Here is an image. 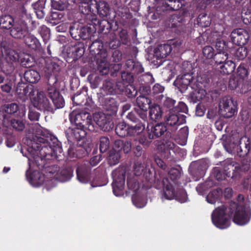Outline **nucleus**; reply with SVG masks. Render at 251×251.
<instances>
[{"label": "nucleus", "instance_id": "1", "mask_svg": "<svg viewBox=\"0 0 251 251\" xmlns=\"http://www.w3.org/2000/svg\"><path fill=\"white\" fill-rule=\"evenodd\" d=\"M240 226L248 224L251 217V208L247 204L230 201L228 205H222L215 209L211 215L213 224L218 228L225 229L229 226V218Z\"/></svg>", "mask_w": 251, "mask_h": 251}, {"label": "nucleus", "instance_id": "2", "mask_svg": "<svg viewBox=\"0 0 251 251\" xmlns=\"http://www.w3.org/2000/svg\"><path fill=\"white\" fill-rule=\"evenodd\" d=\"M37 132L26 139L27 151L36 152L48 160L58 158L62 152L61 142L55 136H45L40 130Z\"/></svg>", "mask_w": 251, "mask_h": 251}, {"label": "nucleus", "instance_id": "3", "mask_svg": "<svg viewBox=\"0 0 251 251\" xmlns=\"http://www.w3.org/2000/svg\"><path fill=\"white\" fill-rule=\"evenodd\" d=\"M236 152L239 157L244 158L241 166L231 158L225 160L224 163L227 176L235 178L243 176V173L249 174L251 172V142L249 138L243 137L240 139Z\"/></svg>", "mask_w": 251, "mask_h": 251}, {"label": "nucleus", "instance_id": "4", "mask_svg": "<svg viewBox=\"0 0 251 251\" xmlns=\"http://www.w3.org/2000/svg\"><path fill=\"white\" fill-rule=\"evenodd\" d=\"M148 137L150 139H155L162 138L161 144L158 146V150L163 153H166L167 156L170 154V150L174 149L176 145L170 140L171 134L167 131V128L164 123H160L152 126L149 129L147 126Z\"/></svg>", "mask_w": 251, "mask_h": 251}, {"label": "nucleus", "instance_id": "5", "mask_svg": "<svg viewBox=\"0 0 251 251\" xmlns=\"http://www.w3.org/2000/svg\"><path fill=\"white\" fill-rule=\"evenodd\" d=\"M188 108L187 105L183 101H179L178 104L169 111L165 118L166 124L173 126L174 130L177 129L178 126L186 122V117L180 113H187Z\"/></svg>", "mask_w": 251, "mask_h": 251}, {"label": "nucleus", "instance_id": "6", "mask_svg": "<svg viewBox=\"0 0 251 251\" xmlns=\"http://www.w3.org/2000/svg\"><path fill=\"white\" fill-rule=\"evenodd\" d=\"M163 191L161 192V199L162 200H171L176 199V201L184 203L187 201V197L186 192L183 190L176 192L175 186L173 185L168 177L162 179Z\"/></svg>", "mask_w": 251, "mask_h": 251}, {"label": "nucleus", "instance_id": "7", "mask_svg": "<svg viewBox=\"0 0 251 251\" xmlns=\"http://www.w3.org/2000/svg\"><path fill=\"white\" fill-rule=\"evenodd\" d=\"M70 120L75 126L87 128L91 132H97L91 114L86 111H73L69 115Z\"/></svg>", "mask_w": 251, "mask_h": 251}, {"label": "nucleus", "instance_id": "8", "mask_svg": "<svg viewBox=\"0 0 251 251\" xmlns=\"http://www.w3.org/2000/svg\"><path fill=\"white\" fill-rule=\"evenodd\" d=\"M124 67L126 70L121 72V78L124 82L129 84L134 82L135 75H139L144 71L142 65L133 59L127 60Z\"/></svg>", "mask_w": 251, "mask_h": 251}, {"label": "nucleus", "instance_id": "9", "mask_svg": "<svg viewBox=\"0 0 251 251\" xmlns=\"http://www.w3.org/2000/svg\"><path fill=\"white\" fill-rule=\"evenodd\" d=\"M237 111V106L234 103L232 98L229 96L222 99L219 104V112L225 118L232 117Z\"/></svg>", "mask_w": 251, "mask_h": 251}, {"label": "nucleus", "instance_id": "10", "mask_svg": "<svg viewBox=\"0 0 251 251\" xmlns=\"http://www.w3.org/2000/svg\"><path fill=\"white\" fill-rule=\"evenodd\" d=\"M88 43L90 53L94 57V60L107 57V52L106 50L103 49V43L100 40L97 39L92 42L90 39L86 41V44Z\"/></svg>", "mask_w": 251, "mask_h": 251}, {"label": "nucleus", "instance_id": "11", "mask_svg": "<svg viewBox=\"0 0 251 251\" xmlns=\"http://www.w3.org/2000/svg\"><path fill=\"white\" fill-rule=\"evenodd\" d=\"M31 101L33 106L38 110L53 113V108L51 107V102H50L43 92L38 91Z\"/></svg>", "mask_w": 251, "mask_h": 251}, {"label": "nucleus", "instance_id": "12", "mask_svg": "<svg viewBox=\"0 0 251 251\" xmlns=\"http://www.w3.org/2000/svg\"><path fill=\"white\" fill-rule=\"evenodd\" d=\"M23 117L17 118H13L0 113V120L3 126L6 127H12L18 131H22L25 128V124L23 120Z\"/></svg>", "mask_w": 251, "mask_h": 251}, {"label": "nucleus", "instance_id": "13", "mask_svg": "<svg viewBox=\"0 0 251 251\" xmlns=\"http://www.w3.org/2000/svg\"><path fill=\"white\" fill-rule=\"evenodd\" d=\"M47 96L51 100V107L53 108V113L57 109L62 108L65 105V100L57 88L50 87L47 88Z\"/></svg>", "mask_w": 251, "mask_h": 251}, {"label": "nucleus", "instance_id": "14", "mask_svg": "<svg viewBox=\"0 0 251 251\" xmlns=\"http://www.w3.org/2000/svg\"><path fill=\"white\" fill-rule=\"evenodd\" d=\"M93 121L96 129H97V126L95 125L99 126L100 129L104 131H109L114 127L113 122L110 118L109 116H106L103 113L96 114ZM96 130H97V129Z\"/></svg>", "mask_w": 251, "mask_h": 251}, {"label": "nucleus", "instance_id": "15", "mask_svg": "<svg viewBox=\"0 0 251 251\" xmlns=\"http://www.w3.org/2000/svg\"><path fill=\"white\" fill-rule=\"evenodd\" d=\"M231 41L235 45L241 46L246 44L250 39L249 32L243 28L234 29L230 33Z\"/></svg>", "mask_w": 251, "mask_h": 251}, {"label": "nucleus", "instance_id": "16", "mask_svg": "<svg viewBox=\"0 0 251 251\" xmlns=\"http://www.w3.org/2000/svg\"><path fill=\"white\" fill-rule=\"evenodd\" d=\"M87 128L76 126L75 128H69L65 132L69 142L73 143L75 141H79L85 138Z\"/></svg>", "mask_w": 251, "mask_h": 251}, {"label": "nucleus", "instance_id": "17", "mask_svg": "<svg viewBox=\"0 0 251 251\" xmlns=\"http://www.w3.org/2000/svg\"><path fill=\"white\" fill-rule=\"evenodd\" d=\"M96 7V1H95V3H93L92 0L81 3V5H79V11L84 15L86 21H89L91 22L97 16L95 14Z\"/></svg>", "mask_w": 251, "mask_h": 251}, {"label": "nucleus", "instance_id": "18", "mask_svg": "<svg viewBox=\"0 0 251 251\" xmlns=\"http://www.w3.org/2000/svg\"><path fill=\"white\" fill-rule=\"evenodd\" d=\"M99 100L102 103L107 111H110L111 114L116 113L118 110V102L116 99L111 95L105 96L100 93H98Z\"/></svg>", "mask_w": 251, "mask_h": 251}, {"label": "nucleus", "instance_id": "19", "mask_svg": "<svg viewBox=\"0 0 251 251\" xmlns=\"http://www.w3.org/2000/svg\"><path fill=\"white\" fill-rule=\"evenodd\" d=\"M85 51L84 44L81 42H77L73 46H69L67 50V56L72 59L71 62L75 61L80 58Z\"/></svg>", "mask_w": 251, "mask_h": 251}, {"label": "nucleus", "instance_id": "20", "mask_svg": "<svg viewBox=\"0 0 251 251\" xmlns=\"http://www.w3.org/2000/svg\"><path fill=\"white\" fill-rule=\"evenodd\" d=\"M22 14L17 22L26 28H28V30L31 32L36 28L37 23L35 21L33 20L31 15L26 12L24 6H22Z\"/></svg>", "mask_w": 251, "mask_h": 251}, {"label": "nucleus", "instance_id": "21", "mask_svg": "<svg viewBox=\"0 0 251 251\" xmlns=\"http://www.w3.org/2000/svg\"><path fill=\"white\" fill-rule=\"evenodd\" d=\"M4 56L5 62L8 66L7 71L9 73H11L15 69V65L19 61V54L14 50L7 49L5 50Z\"/></svg>", "mask_w": 251, "mask_h": 251}, {"label": "nucleus", "instance_id": "22", "mask_svg": "<svg viewBox=\"0 0 251 251\" xmlns=\"http://www.w3.org/2000/svg\"><path fill=\"white\" fill-rule=\"evenodd\" d=\"M193 79V76L192 73H184L178 75L174 84L181 93H183L187 89Z\"/></svg>", "mask_w": 251, "mask_h": 251}, {"label": "nucleus", "instance_id": "23", "mask_svg": "<svg viewBox=\"0 0 251 251\" xmlns=\"http://www.w3.org/2000/svg\"><path fill=\"white\" fill-rule=\"evenodd\" d=\"M172 47L169 44L160 45L154 50V58L156 59V65L158 66L162 65L164 61V59L172 51Z\"/></svg>", "mask_w": 251, "mask_h": 251}, {"label": "nucleus", "instance_id": "24", "mask_svg": "<svg viewBox=\"0 0 251 251\" xmlns=\"http://www.w3.org/2000/svg\"><path fill=\"white\" fill-rule=\"evenodd\" d=\"M16 92L21 97L25 96L27 98H29L31 100L38 91L34 89V86L32 84L19 82L17 86Z\"/></svg>", "mask_w": 251, "mask_h": 251}, {"label": "nucleus", "instance_id": "25", "mask_svg": "<svg viewBox=\"0 0 251 251\" xmlns=\"http://www.w3.org/2000/svg\"><path fill=\"white\" fill-rule=\"evenodd\" d=\"M101 89L103 90L107 95H114L124 91V86L120 83H115L114 81L111 79H105L102 84Z\"/></svg>", "mask_w": 251, "mask_h": 251}, {"label": "nucleus", "instance_id": "26", "mask_svg": "<svg viewBox=\"0 0 251 251\" xmlns=\"http://www.w3.org/2000/svg\"><path fill=\"white\" fill-rule=\"evenodd\" d=\"M91 22L96 28V31H98L99 33L103 34L108 33L112 27L111 24L107 20H100L98 19L97 16Z\"/></svg>", "mask_w": 251, "mask_h": 251}, {"label": "nucleus", "instance_id": "27", "mask_svg": "<svg viewBox=\"0 0 251 251\" xmlns=\"http://www.w3.org/2000/svg\"><path fill=\"white\" fill-rule=\"evenodd\" d=\"M29 153V156H27L29 161V165L30 167L31 164H35L39 169H42L44 168L47 167L46 166L47 159H45L43 156H41L36 152L32 151H28Z\"/></svg>", "mask_w": 251, "mask_h": 251}, {"label": "nucleus", "instance_id": "28", "mask_svg": "<svg viewBox=\"0 0 251 251\" xmlns=\"http://www.w3.org/2000/svg\"><path fill=\"white\" fill-rule=\"evenodd\" d=\"M131 17L132 15L127 7H119L116 12H113V19L116 18L123 25L126 24Z\"/></svg>", "mask_w": 251, "mask_h": 251}, {"label": "nucleus", "instance_id": "29", "mask_svg": "<svg viewBox=\"0 0 251 251\" xmlns=\"http://www.w3.org/2000/svg\"><path fill=\"white\" fill-rule=\"evenodd\" d=\"M2 111L9 115H17L19 117H24L25 114V109H20L19 105L15 102L5 104L2 106Z\"/></svg>", "mask_w": 251, "mask_h": 251}, {"label": "nucleus", "instance_id": "30", "mask_svg": "<svg viewBox=\"0 0 251 251\" xmlns=\"http://www.w3.org/2000/svg\"><path fill=\"white\" fill-rule=\"evenodd\" d=\"M96 11L100 17H105L108 19L112 20L113 12H114L111 10L107 2L102 1H100L99 3H97Z\"/></svg>", "mask_w": 251, "mask_h": 251}, {"label": "nucleus", "instance_id": "31", "mask_svg": "<svg viewBox=\"0 0 251 251\" xmlns=\"http://www.w3.org/2000/svg\"><path fill=\"white\" fill-rule=\"evenodd\" d=\"M12 27L10 33L12 37L16 39L25 38L30 32L28 28H26L17 22L15 23Z\"/></svg>", "mask_w": 251, "mask_h": 251}, {"label": "nucleus", "instance_id": "32", "mask_svg": "<svg viewBox=\"0 0 251 251\" xmlns=\"http://www.w3.org/2000/svg\"><path fill=\"white\" fill-rule=\"evenodd\" d=\"M86 25H80V36L83 40L91 39L92 34L96 32V28L93 24L89 21H86Z\"/></svg>", "mask_w": 251, "mask_h": 251}, {"label": "nucleus", "instance_id": "33", "mask_svg": "<svg viewBox=\"0 0 251 251\" xmlns=\"http://www.w3.org/2000/svg\"><path fill=\"white\" fill-rule=\"evenodd\" d=\"M180 0H165L160 7L163 11H177L182 7Z\"/></svg>", "mask_w": 251, "mask_h": 251}, {"label": "nucleus", "instance_id": "34", "mask_svg": "<svg viewBox=\"0 0 251 251\" xmlns=\"http://www.w3.org/2000/svg\"><path fill=\"white\" fill-rule=\"evenodd\" d=\"M156 100L160 104L162 108L169 109V111L175 107L174 106L176 103V100L163 94L156 97Z\"/></svg>", "mask_w": 251, "mask_h": 251}, {"label": "nucleus", "instance_id": "35", "mask_svg": "<svg viewBox=\"0 0 251 251\" xmlns=\"http://www.w3.org/2000/svg\"><path fill=\"white\" fill-rule=\"evenodd\" d=\"M26 176L29 181L35 185H40L44 181V176L37 170H34L31 173H29L27 170Z\"/></svg>", "mask_w": 251, "mask_h": 251}, {"label": "nucleus", "instance_id": "36", "mask_svg": "<svg viewBox=\"0 0 251 251\" xmlns=\"http://www.w3.org/2000/svg\"><path fill=\"white\" fill-rule=\"evenodd\" d=\"M114 148L120 152L123 151L125 153H129L131 150V142L128 140H116L114 143Z\"/></svg>", "mask_w": 251, "mask_h": 251}, {"label": "nucleus", "instance_id": "37", "mask_svg": "<svg viewBox=\"0 0 251 251\" xmlns=\"http://www.w3.org/2000/svg\"><path fill=\"white\" fill-rule=\"evenodd\" d=\"M25 43L28 48L35 50H39L41 48V44L39 41L34 35L28 33L25 38Z\"/></svg>", "mask_w": 251, "mask_h": 251}, {"label": "nucleus", "instance_id": "38", "mask_svg": "<svg viewBox=\"0 0 251 251\" xmlns=\"http://www.w3.org/2000/svg\"><path fill=\"white\" fill-rule=\"evenodd\" d=\"M46 0H38L37 2L32 4L34 12L36 13L37 17L38 19H43L45 15L44 9Z\"/></svg>", "mask_w": 251, "mask_h": 251}, {"label": "nucleus", "instance_id": "39", "mask_svg": "<svg viewBox=\"0 0 251 251\" xmlns=\"http://www.w3.org/2000/svg\"><path fill=\"white\" fill-rule=\"evenodd\" d=\"M97 64V70L100 75H104L108 74L109 71V64L106 57L100 58L99 59L94 60Z\"/></svg>", "mask_w": 251, "mask_h": 251}, {"label": "nucleus", "instance_id": "40", "mask_svg": "<svg viewBox=\"0 0 251 251\" xmlns=\"http://www.w3.org/2000/svg\"><path fill=\"white\" fill-rule=\"evenodd\" d=\"M149 117L153 121H157L161 119L162 117V111L160 106L157 104L151 105L149 108Z\"/></svg>", "mask_w": 251, "mask_h": 251}, {"label": "nucleus", "instance_id": "41", "mask_svg": "<svg viewBox=\"0 0 251 251\" xmlns=\"http://www.w3.org/2000/svg\"><path fill=\"white\" fill-rule=\"evenodd\" d=\"M25 80L30 83H37L40 79L39 73L36 70L29 69L25 71L24 73Z\"/></svg>", "mask_w": 251, "mask_h": 251}, {"label": "nucleus", "instance_id": "42", "mask_svg": "<svg viewBox=\"0 0 251 251\" xmlns=\"http://www.w3.org/2000/svg\"><path fill=\"white\" fill-rule=\"evenodd\" d=\"M14 20L10 15H2L0 16V27L1 28L9 29L14 25Z\"/></svg>", "mask_w": 251, "mask_h": 251}, {"label": "nucleus", "instance_id": "43", "mask_svg": "<svg viewBox=\"0 0 251 251\" xmlns=\"http://www.w3.org/2000/svg\"><path fill=\"white\" fill-rule=\"evenodd\" d=\"M250 74L249 66L247 63H241L237 69V76L242 81L247 79Z\"/></svg>", "mask_w": 251, "mask_h": 251}, {"label": "nucleus", "instance_id": "44", "mask_svg": "<svg viewBox=\"0 0 251 251\" xmlns=\"http://www.w3.org/2000/svg\"><path fill=\"white\" fill-rule=\"evenodd\" d=\"M145 123H138L135 125H128V132L129 136H136L141 134L145 129Z\"/></svg>", "mask_w": 251, "mask_h": 251}, {"label": "nucleus", "instance_id": "45", "mask_svg": "<svg viewBox=\"0 0 251 251\" xmlns=\"http://www.w3.org/2000/svg\"><path fill=\"white\" fill-rule=\"evenodd\" d=\"M235 64L232 60H226L220 65L219 71L224 75H229L233 73L235 69Z\"/></svg>", "mask_w": 251, "mask_h": 251}, {"label": "nucleus", "instance_id": "46", "mask_svg": "<svg viewBox=\"0 0 251 251\" xmlns=\"http://www.w3.org/2000/svg\"><path fill=\"white\" fill-rule=\"evenodd\" d=\"M184 21V16L180 12L172 15L169 18V22L171 24L172 27L180 26Z\"/></svg>", "mask_w": 251, "mask_h": 251}, {"label": "nucleus", "instance_id": "47", "mask_svg": "<svg viewBox=\"0 0 251 251\" xmlns=\"http://www.w3.org/2000/svg\"><path fill=\"white\" fill-rule=\"evenodd\" d=\"M78 180L82 183H86L89 180V171L85 167L79 166L76 171Z\"/></svg>", "mask_w": 251, "mask_h": 251}, {"label": "nucleus", "instance_id": "48", "mask_svg": "<svg viewBox=\"0 0 251 251\" xmlns=\"http://www.w3.org/2000/svg\"><path fill=\"white\" fill-rule=\"evenodd\" d=\"M121 158V153L119 151L113 148L110 150L108 152L107 156V160L110 166H114L117 164L119 162Z\"/></svg>", "mask_w": 251, "mask_h": 251}, {"label": "nucleus", "instance_id": "49", "mask_svg": "<svg viewBox=\"0 0 251 251\" xmlns=\"http://www.w3.org/2000/svg\"><path fill=\"white\" fill-rule=\"evenodd\" d=\"M136 103L139 108L148 110L151 106V100L146 96L140 95L136 99Z\"/></svg>", "mask_w": 251, "mask_h": 251}, {"label": "nucleus", "instance_id": "50", "mask_svg": "<svg viewBox=\"0 0 251 251\" xmlns=\"http://www.w3.org/2000/svg\"><path fill=\"white\" fill-rule=\"evenodd\" d=\"M64 15L62 12L52 11L48 17L47 21L52 25H55L63 21Z\"/></svg>", "mask_w": 251, "mask_h": 251}, {"label": "nucleus", "instance_id": "51", "mask_svg": "<svg viewBox=\"0 0 251 251\" xmlns=\"http://www.w3.org/2000/svg\"><path fill=\"white\" fill-rule=\"evenodd\" d=\"M126 175L124 173L119 174L118 177L114 179L113 185V191L114 194L117 196L116 194V189L118 190H122L125 183Z\"/></svg>", "mask_w": 251, "mask_h": 251}, {"label": "nucleus", "instance_id": "52", "mask_svg": "<svg viewBox=\"0 0 251 251\" xmlns=\"http://www.w3.org/2000/svg\"><path fill=\"white\" fill-rule=\"evenodd\" d=\"M115 130L116 134L121 137L129 136L128 125H127L125 122L118 123Z\"/></svg>", "mask_w": 251, "mask_h": 251}, {"label": "nucleus", "instance_id": "53", "mask_svg": "<svg viewBox=\"0 0 251 251\" xmlns=\"http://www.w3.org/2000/svg\"><path fill=\"white\" fill-rule=\"evenodd\" d=\"M69 32L71 37L75 40L81 39L80 25L79 23L76 22L71 23L69 26Z\"/></svg>", "mask_w": 251, "mask_h": 251}, {"label": "nucleus", "instance_id": "54", "mask_svg": "<svg viewBox=\"0 0 251 251\" xmlns=\"http://www.w3.org/2000/svg\"><path fill=\"white\" fill-rule=\"evenodd\" d=\"M87 80L92 89L97 88L102 81V77L97 74H91L88 75Z\"/></svg>", "mask_w": 251, "mask_h": 251}, {"label": "nucleus", "instance_id": "55", "mask_svg": "<svg viewBox=\"0 0 251 251\" xmlns=\"http://www.w3.org/2000/svg\"><path fill=\"white\" fill-rule=\"evenodd\" d=\"M224 161L222 163V165L224 167V169L225 173H223L219 168L215 167L213 169L212 174L213 175V176L218 181H221L226 178V176L229 177L227 175V171H226L225 170V166H224ZM242 176H238L237 178H233V179H237L238 178H239ZM231 178V177H230Z\"/></svg>", "mask_w": 251, "mask_h": 251}, {"label": "nucleus", "instance_id": "56", "mask_svg": "<svg viewBox=\"0 0 251 251\" xmlns=\"http://www.w3.org/2000/svg\"><path fill=\"white\" fill-rule=\"evenodd\" d=\"M222 193V189L218 188L210 192L206 197L207 201L211 204H214Z\"/></svg>", "mask_w": 251, "mask_h": 251}, {"label": "nucleus", "instance_id": "57", "mask_svg": "<svg viewBox=\"0 0 251 251\" xmlns=\"http://www.w3.org/2000/svg\"><path fill=\"white\" fill-rule=\"evenodd\" d=\"M181 174V172L178 169L171 168L169 171L168 176L166 177H168L170 182L174 185L172 182L176 184L177 180L180 177Z\"/></svg>", "mask_w": 251, "mask_h": 251}, {"label": "nucleus", "instance_id": "58", "mask_svg": "<svg viewBox=\"0 0 251 251\" xmlns=\"http://www.w3.org/2000/svg\"><path fill=\"white\" fill-rule=\"evenodd\" d=\"M73 170L71 168H65L62 169L59 175L58 178L61 181H67L73 176Z\"/></svg>", "mask_w": 251, "mask_h": 251}, {"label": "nucleus", "instance_id": "59", "mask_svg": "<svg viewBox=\"0 0 251 251\" xmlns=\"http://www.w3.org/2000/svg\"><path fill=\"white\" fill-rule=\"evenodd\" d=\"M138 81L141 85H150L154 83L155 80L151 73H147L141 75L138 77Z\"/></svg>", "mask_w": 251, "mask_h": 251}, {"label": "nucleus", "instance_id": "60", "mask_svg": "<svg viewBox=\"0 0 251 251\" xmlns=\"http://www.w3.org/2000/svg\"><path fill=\"white\" fill-rule=\"evenodd\" d=\"M228 58V53L227 52H217L215 53L213 60L215 63L218 65H220L224 62L226 61Z\"/></svg>", "mask_w": 251, "mask_h": 251}, {"label": "nucleus", "instance_id": "61", "mask_svg": "<svg viewBox=\"0 0 251 251\" xmlns=\"http://www.w3.org/2000/svg\"><path fill=\"white\" fill-rule=\"evenodd\" d=\"M110 147V141L108 137L102 136L100 138V151L101 153L107 151Z\"/></svg>", "mask_w": 251, "mask_h": 251}, {"label": "nucleus", "instance_id": "62", "mask_svg": "<svg viewBox=\"0 0 251 251\" xmlns=\"http://www.w3.org/2000/svg\"><path fill=\"white\" fill-rule=\"evenodd\" d=\"M146 169L147 168L145 166V164L137 160L135 161L134 165V175L136 176H140L143 174Z\"/></svg>", "mask_w": 251, "mask_h": 251}, {"label": "nucleus", "instance_id": "63", "mask_svg": "<svg viewBox=\"0 0 251 251\" xmlns=\"http://www.w3.org/2000/svg\"><path fill=\"white\" fill-rule=\"evenodd\" d=\"M241 17L244 24L250 25L251 22V9L243 8L242 10Z\"/></svg>", "mask_w": 251, "mask_h": 251}, {"label": "nucleus", "instance_id": "64", "mask_svg": "<svg viewBox=\"0 0 251 251\" xmlns=\"http://www.w3.org/2000/svg\"><path fill=\"white\" fill-rule=\"evenodd\" d=\"M121 41L117 38L114 36L109 38V40L106 41L105 45L110 49H116L121 45Z\"/></svg>", "mask_w": 251, "mask_h": 251}]
</instances>
